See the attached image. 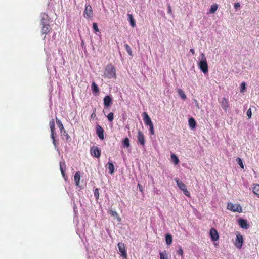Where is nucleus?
Returning <instances> with one entry per match:
<instances>
[{
  "mask_svg": "<svg viewBox=\"0 0 259 259\" xmlns=\"http://www.w3.org/2000/svg\"><path fill=\"white\" fill-rule=\"evenodd\" d=\"M96 133L98 136L99 138L101 140H103L104 138V130L103 128L99 125L97 126L96 128Z\"/></svg>",
  "mask_w": 259,
  "mask_h": 259,
  "instance_id": "9d476101",
  "label": "nucleus"
},
{
  "mask_svg": "<svg viewBox=\"0 0 259 259\" xmlns=\"http://www.w3.org/2000/svg\"><path fill=\"white\" fill-rule=\"evenodd\" d=\"M118 248L122 256L124 258H126L127 253L125 250L124 244L122 242H119L118 244Z\"/></svg>",
  "mask_w": 259,
  "mask_h": 259,
  "instance_id": "0eeeda50",
  "label": "nucleus"
},
{
  "mask_svg": "<svg viewBox=\"0 0 259 259\" xmlns=\"http://www.w3.org/2000/svg\"><path fill=\"white\" fill-rule=\"evenodd\" d=\"M56 122L60 130L61 133H62L63 130H64L63 124L62 123L61 121L57 118H56Z\"/></svg>",
  "mask_w": 259,
  "mask_h": 259,
  "instance_id": "cd10ccee",
  "label": "nucleus"
},
{
  "mask_svg": "<svg viewBox=\"0 0 259 259\" xmlns=\"http://www.w3.org/2000/svg\"><path fill=\"white\" fill-rule=\"evenodd\" d=\"M80 179V176L79 172H77L74 175V181L76 186H79V181Z\"/></svg>",
  "mask_w": 259,
  "mask_h": 259,
  "instance_id": "aec40b11",
  "label": "nucleus"
},
{
  "mask_svg": "<svg viewBox=\"0 0 259 259\" xmlns=\"http://www.w3.org/2000/svg\"><path fill=\"white\" fill-rule=\"evenodd\" d=\"M41 31L43 34H46L49 31L50 26L49 24H43Z\"/></svg>",
  "mask_w": 259,
  "mask_h": 259,
  "instance_id": "6ab92c4d",
  "label": "nucleus"
},
{
  "mask_svg": "<svg viewBox=\"0 0 259 259\" xmlns=\"http://www.w3.org/2000/svg\"><path fill=\"white\" fill-rule=\"evenodd\" d=\"M62 136H65V139L66 141H69L70 139V136L67 133V132L65 131V130H63V133H61Z\"/></svg>",
  "mask_w": 259,
  "mask_h": 259,
  "instance_id": "f704fd0d",
  "label": "nucleus"
},
{
  "mask_svg": "<svg viewBox=\"0 0 259 259\" xmlns=\"http://www.w3.org/2000/svg\"><path fill=\"white\" fill-rule=\"evenodd\" d=\"M91 88H92V91L94 92H95V93H98L99 92V88H98L97 84L95 82H93L92 83Z\"/></svg>",
  "mask_w": 259,
  "mask_h": 259,
  "instance_id": "393cba45",
  "label": "nucleus"
},
{
  "mask_svg": "<svg viewBox=\"0 0 259 259\" xmlns=\"http://www.w3.org/2000/svg\"><path fill=\"white\" fill-rule=\"evenodd\" d=\"M108 168L109 170V172L112 174L114 172V166L112 162H109L107 164Z\"/></svg>",
  "mask_w": 259,
  "mask_h": 259,
  "instance_id": "412c9836",
  "label": "nucleus"
},
{
  "mask_svg": "<svg viewBox=\"0 0 259 259\" xmlns=\"http://www.w3.org/2000/svg\"><path fill=\"white\" fill-rule=\"evenodd\" d=\"M94 196L96 199H99V190H98V188L95 189V190L94 191Z\"/></svg>",
  "mask_w": 259,
  "mask_h": 259,
  "instance_id": "4c0bfd02",
  "label": "nucleus"
},
{
  "mask_svg": "<svg viewBox=\"0 0 259 259\" xmlns=\"http://www.w3.org/2000/svg\"><path fill=\"white\" fill-rule=\"evenodd\" d=\"M238 223L241 228L244 229H247L248 228V224L246 220L240 219L238 221Z\"/></svg>",
  "mask_w": 259,
  "mask_h": 259,
  "instance_id": "dca6fc26",
  "label": "nucleus"
},
{
  "mask_svg": "<svg viewBox=\"0 0 259 259\" xmlns=\"http://www.w3.org/2000/svg\"><path fill=\"white\" fill-rule=\"evenodd\" d=\"M159 254L160 259H169L168 255L166 251L160 252Z\"/></svg>",
  "mask_w": 259,
  "mask_h": 259,
  "instance_id": "c85d7f7f",
  "label": "nucleus"
},
{
  "mask_svg": "<svg viewBox=\"0 0 259 259\" xmlns=\"http://www.w3.org/2000/svg\"><path fill=\"white\" fill-rule=\"evenodd\" d=\"M178 92L179 96L182 99L185 100L186 99V96L183 91H182L181 89H178Z\"/></svg>",
  "mask_w": 259,
  "mask_h": 259,
  "instance_id": "c756f323",
  "label": "nucleus"
},
{
  "mask_svg": "<svg viewBox=\"0 0 259 259\" xmlns=\"http://www.w3.org/2000/svg\"><path fill=\"white\" fill-rule=\"evenodd\" d=\"M210 235L211 236V240L213 241H217L219 239L218 233L217 231L213 228H211L210 230Z\"/></svg>",
  "mask_w": 259,
  "mask_h": 259,
  "instance_id": "1a4fd4ad",
  "label": "nucleus"
},
{
  "mask_svg": "<svg viewBox=\"0 0 259 259\" xmlns=\"http://www.w3.org/2000/svg\"><path fill=\"white\" fill-rule=\"evenodd\" d=\"M84 13V14L87 15V16L88 18L92 17L93 12H92V9L91 6L90 5L87 6L85 7Z\"/></svg>",
  "mask_w": 259,
  "mask_h": 259,
  "instance_id": "4468645a",
  "label": "nucleus"
},
{
  "mask_svg": "<svg viewBox=\"0 0 259 259\" xmlns=\"http://www.w3.org/2000/svg\"><path fill=\"white\" fill-rule=\"evenodd\" d=\"M218 8V7L217 4L212 5L209 10V13L211 14L214 13L217 10Z\"/></svg>",
  "mask_w": 259,
  "mask_h": 259,
  "instance_id": "7c9ffc66",
  "label": "nucleus"
},
{
  "mask_svg": "<svg viewBox=\"0 0 259 259\" xmlns=\"http://www.w3.org/2000/svg\"><path fill=\"white\" fill-rule=\"evenodd\" d=\"M190 52H191L193 55H194L195 52L194 49H191Z\"/></svg>",
  "mask_w": 259,
  "mask_h": 259,
  "instance_id": "49530a36",
  "label": "nucleus"
},
{
  "mask_svg": "<svg viewBox=\"0 0 259 259\" xmlns=\"http://www.w3.org/2000/svg\"><path fill=\"white\" fill-rule=\"evenodd\" d=\"M199 66L200 70L205 74L208 72V65L205 55L202 53L200 56Z\"/></svg>",
  "mask_w": 259,
  "mask_h": 259,
  "instance_id": "f03ea898",
  "label": "nucleus"
},
{
  "mask_svg": "<svg viewBox=\"0 0 259 259\" xmlns=\"http://www.w3.org/2000/svg\"><path fill=\"white\" fill-rule=\"evenodd\" d=\"M137 139H138V142L142 145H144V144H145L144 137V135H143V133L141 132H140V131H138V136H137Z\"/></svg>",
  "mask_w": 259,
  "mask_h": 259,
  "instance_id": "2eb2a0df",
  "label": "nucleus"
},
{
  "mask_svg": "<svg viewBox=\"0 0 259 259\" xmlns=\"http://www.w3.org/2000/svg\"><path fill=\"white\" fill-rule=\"evenodd\" d=\"M227 209L234 212H241L242 211V207L239 204H233L232 203H229L227 205Z\"/></svg>",
  "mask_w": 259,
  "mask_h": 259,
  "instance_id": "39448f33",
  "label": "nucleus"
},
{
  "mask_svg": "<svg viewBox=\"0 0 259 259\" xmlns=\"http://www.w3.org/2000/svg\"><path fill=\"white\" fill-rule=\"evenodd\" d=\"M236 160V162H237V163L238 164V165L241 167V168L243 169L244 165H243V162H242L241 159L240 158H237Z\"/></svg>",
  "mask_w": 259,
  "mask_h": 259,
  "instance_id": "72a5a7b5",
  "label": "nucleus"
},
{
  "mask_svg": "<svg viewBox=\"0 0 259 259\" xmlns=\"http://www.w3.org/2000/svg\"><path fill=\"white\" fill-rule=\"evenodd\" d=\"M165 241L167 245H170L172 243V237L170 234H166L165 236Z\"/></svg>",
  "mask_w": 259,
  "mask_h": 259,
  "instance_id": "b1692460",
  "label": "nucleus"
},
{
  "mask_svg": "<svg viewBox=\"0 0 259 259\" xmlns=\"http://www.w3.org/2000/svg\"><path fill=\"white\" fill-rule=\"evenodd\" d=\"M221 105L222 108L225 111H227V109L228 107V102L226 98H223L222 99L221 102Z\"/></svg>",
  "mask_w": 259,
  "mask_h": 259,
  "instance_id": "f3484780",
  "label": "nucleus"
},
{
  "mask_svg": "<svg viewBox=\"0 0 259 259\" xmlns=\"http://www.w3.org/2000/svg\"><path fill=\"white\" fill-rule=\"evenodd\" d=\"M60 171L61 172V174L63 176V177L64 178H65V173H64V171L63 169V167H62V164L61 163H60Z\"/></svg>",
  "mask_w": 259,
  "mask_h": 259,
  "instance_id": "37998d69",
  "label": "nucleus"
},
{
  "mask_svg": "<svg viewBox=\"0 0 259 259\" xmlns=\"http://www.w3.org/2000/svg\"><path fill=\"white\" fill-rule=\"evenodd\" d=\"M49 125L51 132V138L53 140V144L55 146V147H56V141L55 140V122L53 119H52L49 122Z\"/></svg>",
  "mask_w": 259,
  "mask_h": 259,
  "instance_id": "20e7f679",
  "label": "nucleus"
},
{
  "mask_svg": "<svg viewBox=\"0 0 259 259\" xmlns=\"http://www.w3.org/2000/svg\"><path fill=\"white\" fill-rule=\"evenodd\" d=\"M91 154L97 158H99L100 156V151L97 147L92 148L91 149Z\"/></svg>",
  "mask_w": 259,
  "mask_h": 259,
  "instance_id": "f8f14e48",
  "label": "nucleus"
},
{
  "mask_svg": "<svg viewBox=\"0 0 259 259\" xmlns=\"http://www.w3.org/2000/svg\"><path fill=\"white\" fill-rule=\"evenodd\" d=\"M93 28L96 32L99 31V29L98 28V25L96 23H93Z\"/></svg>",
  "mask_w": 259,
  "mask_h": 259,
  "instance_id": "79ce46f5",
  "label": "nucleus"
},
{
  "mask_svg": "<svg viewBox=\"0 0 259 259\" xmlns=\"http://www.w3.org/2000/svg\"><path fill=\"white\" fill-rule=\"evenodd\" d=\"M103 101L104 105L107 107L110 106L112 103V98L109 96H106L104 97Z\"/></svg>",
  "mask_w": 259,
  "mask_h": 259,
  "instance_id": "ddd939ff",
  "label": "nucleus"
},
{
  "mask_svg": "<svg viewBox=\"0 0 259 259\" xmlns=\"http://www.w3.org/2000/svg\"><path fill=\"white\" fill-rule=\"evenodd\" d=\"M246 114H247V116H248V118H250L251 117V116H252V112H251V110L250 108H249L247 111V113H246Z\"/></svg>",
  "mask_w": 259,
  "mask_h": 259,
  "instance_id": "ea45409f",
  "label": "nucleus"
},
{
  "mask_svg": "<svg viewBox=\"0 0 259 259\" xmlns=\"http://www.w3.org/2000/svg\"><path fill=\"white\" fill-rule=\"evenodd\" d=\"M128 20L130 23V25L132 27H135L136 26L135 21L133 17V15L131 14H127Z\"/></svg>",
  "mask_w": 259,
  "mask_h": 259,
  "instance_id": "a211bd4d",
  "label": "nucleus"
},
{
  "mask_svg": "<svg viewBox=\"0 0 259 259\" xmlns=\"http://www.w3.org/2000/svg\"><path fill=\"white\" fill-rule=\"evenodd\" d=\"M189 124L190 127L192 129H194V128H195L196 123V121L194 118H190L189 119Z\"/></svg>",
  "mask_w": 259,
  "mask_h": 259,
  "instance_id": "4be33fe9",
  "label": "nucleus"
},
{
  "mask_svg": "<svg viewBox=\"0 0 259 259\" xmlns=\"http://www.w3.org/2000/svg\"><path fill=\"white\" fill-rule=\"evenodd\" d=\"M149 131H150V134L152 135H154V127H153V124L149 125Z\"/></svg>",
  "mask_w": 259,
  "mask_h": 259,
  "instance_id": "a19ab883",
  "label": "nucleus"
},
{
  "mask_svg": "<svg viewBox=\"0 0 259 259\" xmlns=\"http://www.w3.org/2000/svg\"><path fill=\"white\" fill-rule=\"evenodd\" d=\"M253 189V192L259 197V185L254 184Z\"/></svg>",
  "mask_w": 259,
  "mask_h": 259,
  "instance_id": "5701e85b",
  "label": "nucleus"
},
{
  "mask_svg": "<svg viewBox=\"0 0 259 259\" xmlns=\"http://www.w3.org/2000/svg\"><path fill=\"white\" fill-rule=\"evenodd\" d=\"M110 214L113 216V217H117V220H118V222H120L121 221V219L118 216V213L116 212V211H113V210H111L110 211Z\"/></svg>",
  "mask_w": 259,
  "mask_h": 259,
  "instance_id": "473e14b6",
  "label": "nucleus"
},
{
  "mask_svg": "<svg viewBox=\"0 0 259 259\" xmlns=\"http://www.w3.org/2000/svg\"><path fill=\"white\" fill-rule=\"evenodd\" d=\"M240 6V5L239 3H236L234 4V8L236 9L239 7Z\"/></svg>",
  "mask_w": 259,
  "mask_h": 259,
  "instance_id": "a18cd8bd",
  "label": "nucleus"
},
{
  "mask_svg": "<svg viewBox=\"0 0 259 259\" xmlns=\"http://www.w3.org/2000/svg\"><path fill=\"white\" fill-rule=\"evenodd\" d=\"M245 89H246V84L245 82H242L241 84L240 92H241V93L244 92Z\"/></svg>",
  "mask_w": 259,
  "mask_h": 259,
  "instance_id": "58836bf2",
  "label": "nucleus"
},
{
  "mask_svg": "<svg viewBox=\"0 0 259 259\" xmlns=\"http://www.w3.org/2000/svg\"><path fill=\"white\" fill-rule=\"evenodd\" d=\"M171 159L172 162L175 164H177L179 162V160L178 157L174 154L171 155Z\"/></svg>",
  "mask_w": 259,
  "mask_h": 259,
  "instance_id": "bb28decb",
  "label": "nucleus"
},
{
  "mask_svg": "<svg viewBox=\"0 0 259 259\" xmlns=\"http://www.w3.org/2000/svg\"><path fill=\"white\" fill-rule=\"evenodd\" d=\"M125 49L126 51H127V53L130 55L132 56V51L130 47V46L128 44H125L124 45Z\"/></svg>",
  "mask_w": 259,
  "mask_h": 259,
  "instance_id": "2f4dec72",
  "label": "nucleus"
},
{
  "mask_svg": "<svg viewBox=\"0 0 259 259\" xmlns=\"http://www.w3.org/2000/svg\"><path fill=\"white\" fill-rule=\"evenodd\" d=\"M138 187H139L140 191L143 192V187L140 184H138Z\"/></svg>",
  "mask_w": 259,
  "mask_h": 259,
  "instance_id": "c03bdc74",
  "label": "nucleus"
},
{
  "mask_svg": "<svg viewBox=\"0 0 259 259\" xmlns=\"http://www.w3.org/2000/svg\"><path fill=\"white\" fill-rule=\"evenodd\" d=\"M143 116V120L146 125L149 126L153 124L150 118L146 112H144Z\"/></svg>",
  "mask_w": 259,
  "mask_h": 259,
  "instance_id": "9b49d317",
  "label": "nucleus"
},
{
  "mask_svg": "<svg viewBox=\"0 0 259 259\" xmlns=\"http://www.w3.org/2000/svg\"><path fill=\"white\" fill-rule=\"evenodd\" d=\"M171 8L169 6H168V12L169 13H171Z\"/></svg>",
  "mask_w": 259,
  "mask_h": 259,
  "instance_id": "de8ad7c7",
  "label": "nucleus"
},
{
  "mask_svg": "<svg viewBox=\"0 0 259 259\" xmlns=\"http://www.w3.org/2000/svg\"><path fill=\"white\" fill-rule=\"evenodd\" d=\"M40 23L41 25L49 24V17L47 14L45 13H42L40 14Z\"/></svg>",
  "mask_w": 259,
  "mask_h": 259,
  "instance_id": "6e6552de",
  "label": "nucleus"
},
{
  "mask_svg": "<svg viewBox=\"0 0 259 259\" xmlns=\"http://www.w3.org/2000/svg\"><path fill=\"white\" fill-rule=\"evenodd\" d=\"M177 252L178 254L181 256L182 257H183V250L181 246L178 247V249Z\"/></svg>",
  "mask_w": 259,
  "mask_h": 259,
  "instance_id": "c9c22d12",
  "label": "nucleus"
},
{
  "mask_svg": "<svg viewBox=\"0 0 259 259\" xmlns=\"http://www.w3.org/2000/svg\"><path fill=\"white\" fill-rule=\"evenodd\" d=\"M104 76L109 79L116 78V69L113 65L109 64L105 67Z\"/></svg>",
  "mask_w": 259,
  "mask_h": 259,
  "instance_id": "f257e3e1",
  "label": "nucleus"
},
{
  "mask_svg": "<svg viewBox=\"0 0 259 259\" xmlns=\"http://www.w3.org/2000/svg\"><path fill=\"white\" fill-rule=\"evenodd\" d=\"M123 146L124 148H128L130 146V140L128 138L124 139L122 142Z\"/></svg>",
  "mask_w": 259,
  "mask_h": 259,
  "instance_id": "a878e982",
  "label": "nucleus"
},
{
  "mask_svg": "<svg viewBox=\"0 0 259 259\" xmlns=\"http://www.w3.org/2000/svg\"><path fill=\"white\" fill-rule=\"evenodd\" d=\"M107 118L109 121H112L114 118L113 113L110 112L109 114H108V115H107Z\"/></svg>",
  "mask_w": 259,
  "mask_h": 259,
  "instance_id": "e433bc0d",
  "label": "nucleus"
},
{
  "mask_svg": "<svg viewBox=\"0 0 259 259\" xmlns=\"http://www.w3.org/2000/svg\"><path fill=\"white\" fill-rule=\"evenodd\" d=\"M175 181L177 182L179 188L183 191L184 194L187 196H190V192L187 190L186 186L181 181L179 180L178 178H176Z\"/></svg>",
  "mask_w": 259,
  "mask_h": 259,
  "instance_id": "7ed1b4c3",
  "label": "nucleus"
},
{
  "mask_svg": "<svg viewBox=\"0 0 259 259\" xmlns=\"http://www.w3.org/2000/svg\"><path fill=\"white\" fill-rule=\"evenodd\" d=\"M243 236L240 233L237 234L235 239V245L238 249L241 248L243 244Z\"/></svg>",
  "mask_w": 259,
  "mask_h": 259,
  "instance_id": "423d86ee",
  "label": "nucleus"
}]
</instances>
